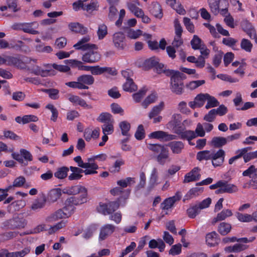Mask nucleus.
Here are the masks:
<instances>
[{"label": "nucleus", "instance_id": "obj_1", "mask_svg": "<svg viewBox=\"0 0 257 257\" xmlns=\"http://www.w3.org/2000/svg\"><path fill=\"white\" fill-rule=\"evenodd\" d=\"M166 75L171 76V91L177 95H181L184 91L183 80L185 78L184 73L178 71L169 70L166 72Z\"/></svg>", "mask_w": 257, "mask_h": 257}, {"label": "nucleus", "instance_id": "obj_2", "mask_svg": "<svg viewBox=\"0 0 257 257\" xmlns=\"http://www.w3.org/2000/svg\"><path fill=\"white\" fill-rule=\"evenodd\" d=\"M147 148L149 150L157 154L156 160L159 164L163 166L167 162L171 161L169 150L165 145L159 144H149L147 145Z\"/></svg>", "mask_w": 257, "mask_h": 257}, {"label": "nucleus", "instance_id": "obj_3", "mask_svg": "<svg viewBox=\"0 0 257 257\" xmlns=\"http://www.w3.org/2000/svg\"><path fill=\"white\" fill-rule=\"evenodd\" d=\"M94 82V78L91 75H82L77 78L76 81L68 82L65 85L72 88L88 89V85H91Z\"/></svg>", "mask_w": 257, "mask_h": 257}, {"label": "nucleus", "instance_id": "obj_4", "mask_svg": "<svg viewBox=\"0 0 257 257\" xmlns=\"http://www.w3.org/2000/svg\"><path fill=\"white\" fill-rule=\"evenodd\" d=\"M97 47L86 49L87 52L83 54L82 60L83 62L92 63L98 61L101 58L100 54L97 52Z\"/></svg>", "mask_w": 257, "mask_h": 257}, {"label": "nucleus", "instance_id": "obj_5", "mask_svg": "<svg viewBox=\"0 0 257 257\" xmlns=\"http://www.w3.org/2000/svg\"><path fill=\"white\" fill-rule=\"evenodd\" d=\"M119 206V202L117 201L109 202L106 203H100L97 207V210L99 212L105 215L111 214L117 210Z\"/></svg>", "mask_w": 257, "mask_h": 257}, {"label": "nucleus", "instance_id": "obj_6", "mask_svg": "<svg viewBox=\"0 0 257 257\" xmlns=\"http://www.w3.org/2000/svg\"><path fill=\"white\" fill-rule=\"evenodd\" d=\"M20 152V154L13 153L12 154V157L22 165L26 166L28 164V161L32 160V155L29 151L24 149H21Z\"/></svg>", "mask_w": 257, "mask_h": 257}, {"label": "nucleus", "instance_id": "obj_7", "mask_svg": "<svg viewBox=\"0 0 257 257\" xmlns=\"http://www.w3.org/2000/svg\"><path fill=\"white\" fill-rule=\"evenodd\" d=\"M47 198L45 194L40 192L33 198V211L38 212L46 206Z\"/></svg>", "mask_w": 257, "mask_h": 257}, {"label": "nucleus", "instance_id": "obj_8", "mask_svg": "<svg viewBox=\"0 0 257 257\" xmlns=\"http://www.w3.org/2000/svg\"><path fill=\"white\" fill-rule=\"evenodd\" d=\"M4 225L9 229H15L24 227L25 223L23 218L17 217L6 220L4 222Z\"/></svg>", "mask_w": 257, "mask_h": 257}, {"label": "nucleus", "instance_id": "obj_9", "mask_svg": "<svg viewBox=\"0 0 257 257\" xmlns=\"http://www.w3.org/2000/svg\"><path fill=\"white\" fill-rule=\"evenodd\" d=\"M125 36L122 32H117L113 34L112 42L114 47L118 50H123L126 44L124 42Z\"/></svg>", "mask_w": 257, "mask_h": 257}, {"label": "nucleus", "instance_id": "obj_10", "mask_svg": "<svg viewBox=\"0 0 257 257\" xmlns=\"http://www.w3.org/2000/svg\"><path fill=\"white\" fill-rule=\"evenodd\" d=\"M72 214L69 211L65 209V206L62 209H60L48 216L47 220L48 222H53L59 219L62 218L68 217Z\"/></svg>", "mask_w": 257, "mask_h": 257}, {"label": "nucleus", "instance_id": "obj_11", "mask_svg": "<svg viewBox=\"0 0 257 257\" xmlns=\"http://www.w3.org/2000/svg\"><path fill=\"white\" fill-rule=\"evenodd\" d=\"M225 152L222 149H220L216 153L213 152L212 155V164L214 167L220 166L224 161Z\"/></svg>", "mask_w": 257, "mask_h": 257}, {"label": "nucleus", "instance_id": "obj_12", "mask_svg": "<svg viewBox=\"0 0 257 257\" xmlns=\"http://www.w3.org/2000/svg\"><path fill=\"white\" fill-rule=\"evenodd\" d=\"M207 93H200L197 94L193 101L189 102V106L194 109L196 108L202 107L206 100Z\"/></svg>", "mask_w": 257, "mask_h": 257}, {"label": "nucleus", "instance_id": "obj_13", "mask_svg": "<svg viewBox=\"0 0 257 257\" xmlns=\"http://www.w3.org/2000/svg\"><path fill=\"white\" fill-rule=\"evenodd\" d=\"M200 170V169L198 167L193 169L190 172L185 175L183 183H186L199 180L201 176L199 173Z\"/></svg>", "mask_w": 257, "mask_h": 257}, {"label": "nucleus", "instance_id": "obj_14", "mask_svg": "<svg viewBox=\"0 0 257 257\" xmlns=\"http://www.w3.org/2000/svg\"><path fill=\"white\" fill-rule=\"evenodd\" d=\"M115 227L112 224H105L100 229L99 239L103 240L111 235L115 230Z\"/></svg>", "mask_w": 257, "mask_h": 257}, {"label": "nucleus", "instance_id": "obj_15", "mask_svg": "<svg viewBox=\"0 0 257 257\" xmlns=\"http://www.w3.org/2000/svg\"><path fill=\"white\" fill-rule=\"evenodd\" d=\"M90 40L89 36H86L79 40L73 47L77 50H85L89 48H96V45L87 43Z\"/></svg>", "mask_w": 257, "mask_h": 257}, {"label": "nucleus", "instance_id": "obj_16", "mask_svg": "<svg viewBox=\"0 0 257 257\" xmlns=\"http://www.w3.org/2000/svg\"><path fill=\"white\" fill-rule=\"evenodd\" d=\"M150 13L155 18L161 19L163 17L162 9L161 5L157 3L153 2L149 7Z\"/></svg>", "mask_w": 257, "mask_h": 257}, {"label": "nucleus", "instance_id": "obj_17", "mask_svg": "<svg viewBox=\"0 0 257 257\" xmlns=\"http://www.w3.org/2000/svg\"><path fill=\"white\" fill-rule=\"evenodd\" d=\"M5 64L8 66H15L20 68H24L25 66L24 63L20 59L10 56L5 57Z\"/></svg>", "mask_w": 257, "mask_h": 257}, {"label": "nucleus", "instance_id": "obj_18", "mask_svg": "<svg viewBox=\"0 0 257 257\" xmlns=\"http://www.w3.org/2000/svg\"><path fill=\"white\" fill-rule=\"evenodd\" d=\"M167 146L169 147L172 153L179 154L181 153L184 148V145L181 141H172L168 143Z\"/></svg>", "mask_w": 257, "mask_h": 257}, {"label": "nucleus", "instance_id": "obj_19", "mask_svg": "<svg viewBox=\"0 0 257 257\" xmlns=\"http://www.w3.org/2000/svg\"><path fill=\"white\" fill-rule=\"evenodd\" d=\"M138 6H140V3L138 0L127 3V6L129 10L137 17H139L143 15V10L139 8L138 7Z\"/></svg>", "mask_w": 257, "mask_h": 257}, {"label": "nucleus", "instance_id": "obj_20", "mask_svg": "<svg viewBox=\"0 0 257 257\" xmlns=\"http://www.w3.org/2000/svg\"><path fill=\"white\" fill-rule=\"evenodd\" d=\"M69 100L74 104H78L81 106L89 109L92 108L91 105L87 104L86 101L78 96L71 95L68 98Z\"/></svg>", "mask_w": 257, "mask_h": 257}, {"label": "nucleus", "instance_id": "obj_21", "mask_svg": "<svg viewBox=\"0 0 257 257\" xmlns=\"http://www.w3.org/2000/svg\"><path fill=\"white\" fill-rule=\"evenodd\" d=\"M220 187H221L223 193H232L238 191V188L234 184H229L226 181L220 180Z\"/></svg>", "mask_w": 257, "mask_h": 257}, {"label": "nucleus", "instance_id": "obj_22", "mask_svg": "<svg viewBox=\"0 0 257 257\" xmlns=\"http://www.w3.org/2000/svg\"><path fill=\"white\" fill-rule=\"evenodd\" d=\"M79 205L74 196L68 198L65 202V209L71 214L74 212L75 206Z\"/></svg>", "mask_w": 257, "mask_h": 257}, {"label": "nucleus", "instance_id": "obj_23", "mask_svg": "<svg viewBox=\"0 0 257 257\" xmlns=\"http://www.w3.org/2000/svg\"><path fill=\"white\" fill-rule=\"evenodd\" d=\"M69 29L75 33H78L81 35L85 34L87 33V28L84 27L78 23H71L68 25Z\"/></svg>", "mask_w": 257, "mask_h": 257}, {"label": "nucleus", "instance_id": "obj_24", "mask_svg": "<svg viewBox=\"0 0 257 257\" xmlns=\"http://www.w3.org/2000/svg\"><path fill=\"white\" fill-rule=\"evenodd\" d=\"M158 180L159 177L158 170L157 168H154L153 169L150 176L149 182V188L150 189H152L156 186H157L158 184H159Z\"/></svg>", "mask_w": 257, "mask_h": 257}, {"label": "nucleus", "instance_id": "obj_25", "mask_svg": "<svg viewBox=\"0 0 257 257\" xmlns=\"http://www.w3.org/2000/svg\"><path fill=\"white\" fill-rule=\"evenodd\" d=\"M232 215V213L231 210L224 209L221 212L219 213L217 216L212 220V224H214L219 221H222L225 219L226 218L230 217Z\"/></svg>", "mask_w": 257, "mask_h": 257}, {"label": "nucleus", "instance_id": "obj_26", "mask_svg": "<svg viewBox=\"0 0 257 257\" xmlns=\"http://www.w3.org/2000/svg\"><path fill=\"white\" fill-rule=\"evenodd\" d=\"M218 234L215 231H212L206 234V241L210 246H214L218 243Z\"/></svg>", "mask_w": 257, "mask_h": 257}, {"label": "nucleus", "instance_id": "obj_27", "mask_svg": "<svg viewBox=\"0 0 257 257\" xmlns=\"http://www.w3.org/2000/svg\"><path fill=\"white\" fill-rule=\"evenodd\" d=\"M87 191V189L80 185H76L68 187L66 189V193L69 195H77Z\"/></svg>", "mask_w": 257, "mask_h": 257}, {"label": "nucleus", "instance_id": "obj_28", "mask_svg": "<svg viewBox=\"0 0 257 257\" xmlns=\"http://www.w3.org/2000/svg\"><path fill=\"white\" fill-rule=\"evenodd\" d=\"M104 72H107L109 74L112 73V69L110 67H101L98 65L92 67L91 74L92 75H100Z\"/></svg>", "mask_w": 257, "mask_h": 257}, {"label": "nucleus", "instance_id": "obj_29", "mask_svg": "<svg viewBox=\"0 0 257 257\" xmlns=\"http://www.w3.org/2000/svg\"><path fill=\"white\" fill-rule=\"evenodd\" d=\"M213 153V152L208 150L201 151L197 153L196 158L199 161L209 160L212 158Z\"/></svg>", "mask_w": 257, "mask_h": 257}, {"label": "nucleus", "instance_id": "obj_30", "mask_svg": "<svg viewBox=\"0 0 257 257\" xmlns=\"http://www.w3.org/2000/svg\"><path fill=\"white\" fill-rule=\"evenodd\" d=\"M61 194L60 188L51 190L48 194V200L51 202H55L60 197Z\"/></svg>", "mask_w": 257, "mask_h": 257}, {"label": "nucleus", "instance_id": "obj_31", "mask_svg": "<svg viewBox=\"0 0 257 257\" xmlns=\"http://www.w3.org/2000/svg\"><path fill=\"white\" fill-rule=\"evenodd\" d=\"M125 32L127 37L131 39H137L143 35L142 31L141 30H135L130 28L126 29Z\"/></svg>", "mask_w": 257, "mask_h": 257}, {"label": "nucleus", "instance_id": "obj_32", "mask_svg": "<svg viewBox=\"0 0 257 257\" xmlns=\"http://www.w3.org/2000/svg\"><path fill=\"white\" fill-rule=\"evenodd\" d=\"M231 224L226 222H221L218 227V231L222 235L227 234L231 230Z\"/></svg>", "mask_w": 257, "mask_h": 257}, {"label": "nucleus", "instance_id": "obj_33", "mask_svg": "<svg viewBox=\"0 0 257 257\" xmlns=\"http://www.w3.org/2000/svg\"><path fill=\"white\" fill-rule=\"evenodd\" d=\"M69 171V168L67 167H62L57 169L54 173V176L59 179L65 178Z\"/></svg>", "mask_w": 257, "mask_h": 257}, {"label": "nucleus", "instance_id": "obj_34", "mask_svg": "<svg viewBox=\"0 0 257 257\" xmlns=\"http://www.w3.org/2000/svg\"><path fill=\"white\" fill-rule=\"evenodd\" d=\"M227 143L226 138L221 137H214L211 141L212 145L216 148H220L226 145Z\"/></svg>", "mask_w": 257, "mask_h": 257}, {"label": "nucleus", "instance_id": "obj_35", "mask_svg": "<svg viewBox=\"0 0 257 257\" xmlns=\"http://www.w3.org/2000/svg\"><path fill=\"white\" fill-rule=\"evenodd\" d=\"M176 201L175 196L166 199L161 204V208L164 210H168L173 206Z\"/></svg>", "mask_w": 257, "mask_h": 257}, {"label": "nucleus", "instance_id": "obj_36", "mask_svg": "<svg viewBox=\"0 0 257 257\" xmlns=\"http://www.w3.org/2000/svg\"><path fill=\"white\" fill-rule=\"evenodd\" d=\"M203 188L202 187H193L191 188L187 193L186 197L187 199H191L199 195L202 193Z\"/></svg>", "mask_w": 257, "mask_h": 257}, {"label": "nucleus", "instance_id": "obj_37", "mask_svg": "<svg viewBox=\"0 0 257 257\" xmlns=\"http://www.w3.org/2000/svg\"><path fill=\"white\" fill-rule=\"evenodd\" d=\"M163 107L164 103L163 102H161L159 105L154 106L149 114V117L152 119L158 116L163 110Z\"/></svg>", "mask_w": 257, "mask_h": 257}, {"label": "nucleus", "instance_id": "obj_38", "mask_svg": "<svg viewBox=\"0 0 257 257\" xmlns=\"http://www.w3.org/2000/svg\"><path fill=\"white\" fill-rule=\"evenodd\" d=\"M123 89L125 91L132 92L136 91L138 87L133 79H128L123 85Z\"/></svg>", "mask_w": 257, "mask_h": 257}, {"label": "nucleus", "instance_id": "obj_39", "mask_svg": "<svg viewBox=\"0 0 257 257\" xmlns=\"http://www.w3.org/2000/svg\"><path fill=\"white\" fill-rule=\"evenodd\" d=\"M245 150V151L242 155L244 161L247 163L251 160L257 158V151L247 153V148H242L240 150Z\"/></svg>", "mask_w": 257, "mask_h": 257}, {"label": "nucleus", "instance_id": "obj_40", "mask_svg": "<svg viewBox=\"0 0 257 257\" xmlns=\"http://www.w3.org/2000/svg\"><path fill=\"white\" fill-rule=\"evenodd\" d=\"M33 74L42 77H47L51 75L50 70H44L37 65L33 66Z\"/></svg>", "mask_w": 257, "mask_h": 257}, {"label": "nucleus", "instance_id": "obj_41", "mask_svg": "<svg viewBox=\"0 0 257 257\" xmlns=\"http://www.w3.org/2000/svg\"><path fill=\"white\" fill-rule=\"evenodd\" d=\"M99 121L104 122V123H107L109 122H113L114 120L112 118V115L107 112H103L101 113L97 118Z\"/></svg>", "mask_w": 257, "mask_h": 257}, {"label": "nucleus", "instance_id": "obj_42", "mask_svg": "<svg viewBox=\"0 0 257 257\" xmlns=\"http://www.w3.org/2000/svg\"><path fill=\"white\" fill-rule=\"evenodd\" d=\"M237 42V40L231 37L224 38L222 40V43L224 45L231 47L233 50H239L238 48L235 47Z\"/></svg>", "mask_w": 257, "mask_h": 257}, {"label": "nucleus", "instance_id": "obj_43", "mask_svg": "<svg viewBox=\"0 0 257 257\" xmlns=\"http://www.w3.org/2000/svg\"><path fill=\"white\" fill-rule=\"evenodd\" d=\"M190 43L192 49L194 50H198L199 49H201V47L204 45L202 43L201 39L197 35H194Z\"/></svg>", "mask_w": 257, "mask_h": 257}, {"label": "nucleus", "instance_id": "obj_44", "mask_svg": "<svg viewBox=\"0 0 257 257\" xmlns=\"http://www.w3.org/2000/svg\"><path fill=\"white\" fill-rule=\"evenodd\" d=\"M158 61H159V59L158 58L152 57L144 61V66L147 69L155 67L158 64Z\"/></svg>", "mask_w": 257, "mask_h": 257}, {"label": "nucleus", "instance_id": "obj_45", "mask_svg": "<svg viewBox=\"0 0 257 257\" xmlns=\"http://www.w3.org/2000/svg\"><path fill=\"white\" fill-rule=\"evenodd\" d=\"M97 34L99 40L103 39L107 34V26L102 24L99 25Z\"/></svg>", "mask_w": 257, "mask_h": 257}, {"label": "nucleus", "instance_id": "obj_46", "mask_svg": "<svg viewBox=\"0 0 257 257\" xmlns=\"http://www.w3.org/2000/svg\"><path fill=\"white\" fill-rule=\"evenodd\" d=\"M119 128L121 131V134L123 136H129L128 132L131 128V125L129 122L126 121H122L119 124Z\"/></svg>", "mask_w": 257, "mask_h": 257}, {"label": "nucleus", "instance_id": "obj_47", "mask_svg": "<svg viewBox=\"0 0 257 257\" xmlns=\"http://www.w3.org/2000/svg\"><path fill=\"white\" fill-rule=\"evenodd\" d=\"M70 169L72 173H76L78 174H80L82 173H84L85 175H91L97 173V172L95 170L87 169L83 170L79 168L73 166L70 167Z\"/></svg>", "mask_w": 257, "mask_h": 257}, {"label": "nucleus", "instance_id": "obj_48", "mask_svg": "<svg viewBox=\"0 0 257 257\" xmlns=\"http://www.w3.org/2000/svg\"><path fill=\"white\" fill-rule=\"evenodd\" d=\"M240 48L246 52H250L252 48V44L249 40L243 38L240 42Z\"/></svg>", "mask_w": 257, "mask_h": 257}, {"label": "nucleus", "instance_id": "obj_49", "mask_svg": "<svg viewBox=\"0 0 257 257\" xmlns=\"http://www.w3.org/2000/svg\"><path fill=\"white\" fill-rule=\"evenodd\" d=\"M208 3L211 12L214 15L218 14L219 11V0H208Z\"/></svg>", "mask_w": 257, "mask_h": 257}, {"label": "nucleus", "instance_id": "obj_50", "mask_svg": "<svg viewBox=\"0 0 257 257\" xmlns=\"http://www.w3.org/2000/svg\"><path fill=\"white\" fill-rule=\"evenodd\" d=\"M23 201H17L12 202L10 205H9L8 207V211L9 212L18 211L23 206Z\"/></svg>", "mask_w": 257, "mask_h": 257}, {"label": "nucleus", "instance_id": "obj_51", "mask_svg": "<svg viewBox=\"0 0 257 257\" xmlns=\"http://www.w3.org/2000/svg\"><path fill=\"white\" fill-rule=\"evenodd\" d=\"M196 138V135L193 131L188 130L181 133L180 138L183 140L186 139L190 141L192 139Z\"/></svg>", "mask_w": 257, "mask_h": 257}, {"label": "nucleus", "instance_id": "obj_52", "mask_svg": "<svg viewBox=\"0 0 257 257\" xmlns=\"http://www.w3.org/2000/svg\"><path fill=\"white\" fill-rule=\"evenodd\" d=\"M200 211V209L197 204L191 206L187 210L188 216L191 218H195L199 213Z\"/></svg>", "mask_w": 257, "mask_h": 257}, {"label": "nucleus", "instance_id": "obj_53", "mask_svg": "<svg viewBox=\"0 0 257 257\" xmlns=\"http://www.w3.org/2000/svg\"><path fill=\"white\" fill-rule=\"evenodd\" d=\"M237 218L241 222H249L252 221L251 215L248 214H242L239 212L236 213Z\"/></svg>", "mask_w": 257, "mask_h": 257}, {"label": "nucleus", "instance_id": "obj_54", "mask_svg": "<svg viewBox=\"0 0 257 257\" xmlns=\"http://www.w3.org/2000/svg\"><path fill=\"white\" fill-rule=\"evenodd\" d=\"M79 194L78 195H74L77 204L81 205L86 203L87 201V190Z\"/></svg>", "mask_w": 257, "mask_h": 257}, {"label": "nucleus", "instance_id": "obj_55", "mask_svg": "<svg viewBox=\"0 0 257 257\" xmlns=\"http://www.w3.org/2000/svg\"><path fill=\"white\" fill-rule=\"evenodd\" d=\"M205 83V81L204 80L192 81L186 84V87L190 90H194Z\"/></svg>", "mask_w": 257, "mask_h": 257}, {"label": "nucleus", "instance_id": "obj_56", "mask_svg": "<svg viewBox=\"0 0 257 257\" xmlns=\"http://www.w3.org/2000/svg\"><path fill=\"white\" fill-rule=\"evenodd\" d=\"M96 159H94V156L91 158H88L87 159V162L85 163V164H87L88 166L86 167V169L87 170H95L98 169V166L94 163V161Z\"/></svg>", "mask_w": 257, "mask_h": 257}, {"label": "nucleus", "instance_id": "obj_57", "mask_svg": "<svg viewBox=\"0 0 257 257\" xmlns=\"http://www.w3.org/2000/svg\"><path fill=\"white\" fill-rule=\"evenodd\" d=\"M113 122L104 123L101 126L103 134L110 135L113 132Z\"/></svg>", "mask_w": 257, "mask_h": 257}, {"label": "nucleus", "instance_id": "obj_58", "mask_svg": "<svg viewBox=\"0 0 257 257\" xmlns=\"http://www.w3.org/2000/svg\"><path fill=\"white\" fill-rule=\"evenodd\" d=\"M46 108L50 110L52 112V116L51 117V120L53 121H56L58 117V112L57 109L52 104H48L46 106Z\"/></svg>", "mask_w": 257, "mask_h": 257}, {"label": "nucleus", "instance_id": "obj_59", "mask_svg": "<svg viewBox=\"0 0 257 257\" xmlns=\"http://www.w3.org/2000/svg\"><path fill=\"white\" fill-rule=\"evenodd\" d=\"M183 23L186 28L189 32L191 33H194V26L189 18L187 17L184 18Z\"/></svg>", "mask_w": 257, "mask_h": 257}, {"label": "nucleus", "instance_id": "obj_60", "mask_svg": "<svg viewBox=\"0 0 257 257\" xmlns=\"http://www.w3.org/2000/svg\"><path fill=\"white\" fill-rule=\"evenodd\" d=\"M146 89L145 88L141 89L138 92L134 93L133 97L136 102H139L145 96L146 93Z\"/></svg>", "mask_w": 257, "mask_h": 257}, {"label": "nucleus", "instance_id": "obj_61", "mask_svg": "<svg viewBox=\"0 0 257 257\" xmlns=\"http://www.w3.org/2000/svg\"><path fill=\"white\" fill-rule=\"evenodd\" d=\"M157 98V96L154 94L149 95L143 102L142 105L145 108H146L149 104L154 102Z\"/></svg>", "mask_w": 257, "mask_h": 257}, {"label": "nucleus", "instance_id": "obj_62", "mask_svg": "<svg viewBox=\"0 0 257 257\" xmlns=\"http://www.w3.org/2000/svg\"><path fill=\"white\" fill-rule=\"evenodd\" d=\"M135 136V138L138 140H143L145 138V130L142 124H140L138 126Z\"/></svg>", "mask_w": 257, "mask_h": 257}, {"label": "nucleus", "instance_id": "obj_63", "mask_svg": "<svg viewBox=\"0 0 257 257\" xmlns=\"http://www.w3.org/2000/svg\"><path fill=\"white\" fill-rule=\"evenodd\" d=\"M181 120V115L180 114H174L169 123L176 127L180 124Z\"/></svg>", "mask_w": 257, "mask_h": 257}, {"label": "nucleus", "instance_id": "obj_64", "mask_svg": "<svg viewBox=\"0 0 257 257\" xmlns=\"http://www.w3.org/2000/svg\"><path fill=\"white\" fill-rule=\"evenodd\" d=\"M30 250L29 249H25L20 251H17L15 252H9L8 257H23L26 254L30 252Z\"/></svg>", "mask_w": 257, "mask_h": 257}]
</instances>
